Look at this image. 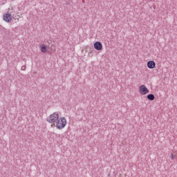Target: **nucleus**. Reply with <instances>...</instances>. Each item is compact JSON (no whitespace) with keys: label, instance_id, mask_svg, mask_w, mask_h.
Segmentation results:
<instances>
[{"label":"nucleus","instance_id":"1","mask_svg":"<svg viewBox=\"0 0 177 177\" xmlns=\"http://www.w3.org/2000/svg\"><path fill=\"white\" fill-rule=\"evenodd\" d=\"M59 120V113L55 112L53 113V114L50 115L49 117L47 118V122H50V124H53L51 127H56L55 124V122H57Z\"/></svg>","mask_w":177,"mask_h":177},{"label":"nucleus","instance_id":"2","mask_svg":"<svg viewBox=\"0 0 177 177\" xmlns=\"http://www.w3.org/2000/svg\"><path fill=\"white\" fill-rule=\"evenodd\" d=\"M67 124V120L64 118H60L57 120L55 127L57 129H63Z\"/></svg>","mask_w":177,"mask_h":177},{"label":"nucleus","instance_id":"3","mask_svg":"<svg viewBox=\"0 0 177 177\" xmlns=\"http://www.w3.org/2000/svg\"><path fill=\"white\" fill-rule=\"evenodd\" d=\"M3 19L7 23H10V21H12V15L9 13L4 14L3 16Z\"/></svg>","mask_w":177,"mask_h":177},{"label":"nucleus","instance_id":"4","mask_svg":"<svg viewBox=\"0 0 177 177\" xmlns=\"http://www.w3.org/2000/svg\"><path fill=\"white\" fill-rule=\"evenodd\" d=\"M140 93L142 95H147V93H149V89L147 88V87H146V86L142 85L140 87Z\"/></svg>","mask_w":177,"mask_h":177},{"label":"nucleus","instance_id":"5","mask_svg":"<svg viewBox=\"0 0 177 177\" xmlns=\"http://www.w3.org/2000/svg\"><path fill=\"white\" fill-rule=\"evenodd\" d=\"M94 48L96 49V50H102V49H103V45H102L100 41H96L94 44Z\"/></svg>","mask_w":177,"mask_h":177},{"label":"nucleus","instance_id":"6","mask_svg":"<svg viewBox=\"0 0 177 177\" xmlns=\"http://www.w3.org/2000/svg\"><path fill=\"white\" fill-rule=\"evenodd\" d=\"M147 67L149 68H154L156 67V62L153 61H149L147 62Z\"/></svg>","mask_w":177,"mask_h":177},{"label":"nucleus","instance_id":"7","mask_svg":"<svg viewBox=\"0 0 177 177\" xmlns=\"http://www.w3.org/2000/svg\"><path fill=\"white\" fill-rule=\"evenodd\" d=\"M40 49L43 53H46V52H48V48H46V46H45V44H41L40 46Z\"/></svg>","mask_w":177,"mask_h":177},{"label":"nucleus","instance_id":"8","mask_svg":"<svg viewBox=\"0 0 177 177\" xmlns=\"http://www.w3.org/2000/svg\"><path fill=\"white\" fill-rule=\"evenodd\" d=\"M148 100H154L156 99V97L153 94H149L147 96Z\"/></svg>","mask_w":177,"mask_h":177},{"label":"nucleus","instance_id":"9","mask_svg":"<svg viewBox=\"0 0 177 177\" xmlns=\"http://www.w3.org/2000/svg\"><path fill=\"white\" fill-rule=\"evenodd\" d=\"M171 160H175V157L174 156V153L171 154Z\"/></svg>","mask_w":177,"mask_h":177},{"label":"nucleus","instance_id":"10","mask_svg":"<svg viewBox=\"0 0 177 177\" xmlns=\"http://www.w3.org/2000/svg\"><path fill=\"white\" fill-rule=\"evenodd\" d=\"M21 70H22L23 71H24L26 70V66H21Z\"/></svg>","mask_w":177,"mask_h":177}]
</instances>
